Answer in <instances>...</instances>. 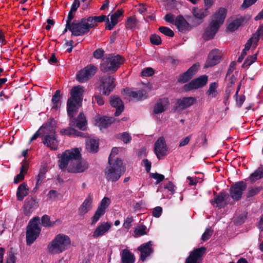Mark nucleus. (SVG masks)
<instances>
[{
  "mask_svg": "<svg viewBox=\"0 0 263 263\" xmlns=\"http://www.w3.org/2000/svg\"><path fill=\"white\" fill-rule=\"evenodd\" d=\"M60 168L67 171L71 173H81L88 168V164L82 159L80 152L78 148L67 150L64 152L59 160Z\"/></svg>",
  "mask_w": 263,
  "mask_h": 263,
  "instance_id": "obj_1",
  "label": "nucleus"
},
{
  "mask_svg": "<svg viewBox=\"0 0 263 263\" xmlns=\"http://www.w3.org/2000/svg\"><path fill=\"white\" fill-rule=\"evenodd\" d=\"M84 91L83 87L80 85L73 87L71 90L70 97L67 102V111L70 118L69 125L71 126L76 125V121L73 117L82 106Z\"/></svg>",
  "mask_w": 263,
  "mask_h": 263,
  "instance_id": "obj_2",
  "label": "nucleus"
},
{
  "mask_svg": "<svg viewBox=\"0 0 263 263\" xmlns=\"http://www.w3.org/2000/svg\"><path fill=\"white\" fill-rule=\"evenodd\" d=\"M227 14V10L220 8L212 16L209 24L204 28L202 37L205 41L214 38L220 26L223 23Z\"/></svg>",
  "mask_w": 263,
  "mask_h": 263,
  "instance_id": "obj_3",
  "label": "nucleus"
},
{
  "mask_svg": "<svg viewBox=\"0 0 263 263\" xmlns=\"http://www.w3.org/2000/svg\"><path fill=\"white\" fill-rule=\"evenodd\" d=\"M70 243L71 240L68 236L59 234L49 244L48 250L51 254H60L67 249L70 246Z\"/></svg>",
  "mask_w": 263,
  "mask_h": 263,
  "instance_id": "obj_4",
  "label": "nucleus"
},
{
  "mask_svg": "<svg viewBox=\"0 0 263 263\" xmlns=\"http://www.w3.org/2000/svg\"><path fill=\"white\" fill-rule=\"evenodd\" d=\"M123 62L124 60L121 56L109 54L102 59L100 68L104 72H114Z\"/></svg>",
  "mask_w": 263,
  "mask_h": 263,
  "instance_id": "obj_5",
  "label": "nucleus"
},
{
  "mask_svg": "<svg viewBox=\"0 0 263 263\" xmlns=\"http://www.w3.org/2000/svg\"><path fill=\"white\" fill-rule=\"evenodd\" d=\"M125 172L123 163L120 159H117L113 163H111L110 166L106 167L105 170V177L108 181L115 182L121 177Z\"/></svg>",
  "mask_w": 263,
  "mask_h": 263,
  "instance_id": "obj_6",
  "label": "nucleus"
},
{
  "mask_svg": "<svg viewBox=\"0 0 263 263\" xmlns=\"http://www.w3.org/2000/svg\"><path fill=\"white\" fill-rule=\"evenodd\" d=\"M40 220L39 217H35L29 221L26 231L27 245L30 246L39 237L41 232V228L39 227Z\"/></svg>",
  "mask_w": 263,
  "mask_h": 263,
  "instance_id": "obj_7",
  "label": "nucleus"
},
{
  "mask_svg": "<svg viewBox=\"0 0 263 263\" xmlns=\"http://www.w3.org/2000/svg\"><path fill=\"white\" fill-rule=\"evenodd\" d=\"M72 26L69 31L74 36H81L87 33L91 28V24L87 21V18H82L80 21L74 20L71 23Z\"/></svg>",
  "mask_w": 263,
  "mask_h": 263,
  "instance_id": "obj_8",
  "label": "nucleus"
},
{
  "mask_svg": "<svg viewBox=\"0 0 263 263\" xmlns=\"http://www.w3.org/2000/svg\"><path fill=\"white\" fill-rule=\"evenodd\" d=\"M100 89L105 95H109L114 90L116 85L115 78L110 76H104L100 79Z\"/></svg>",
  "mask_w": 263,
  "mask_h": 263,
  "instance_id": "obj_9",
  "label": "nucleus"
},
{
  "mask_svg": "<svg viewBox=\"0 0 263 263\" xmlns=\"http://www.w3.org/2000/svg\"><path fill=\"white\" fill-rule=\"evenodd\" d=\"M97 67L88 65L81 69L77 75V80L81 83L87 81L96 73Z\"/></svg>",
  "mask_w": 263,
  "mask_h": 263,
  "instance_id": "obj_10",
  "label": "nucleus"
},
{
  "mask_svg": "<svg viewBox=\"0 0 263 263\" xmlns=\"http://www.w3.org/2000/svg\"><path fill=\"white\" fill-rule=\"evenodd\" d=\"M247 183L242 181L236 182L232 185L230 189V196L236 201L239 200L243 192L247 189Z\"/></svg>",
  "mask_w": 263,
  "mask_h": 263,
  "instance_id": "obj_11",
  "label": "nucleus"
},
{
  "mask_svg": "<svg viewBox=\"0 0 263 263\" xmlns=\"http://www.w3.org/2000/svg\"><path fill=\"white\" fill-rule=\"evenodd\" d=\"M208 80V77L206 75H202L199 77L193 79L188 84H185L183 89L185 91H190L193 89H196L204 86Z\"/></svg>",
  "mask_w": 263,
  "mask_h": 263,
  "instance_id": "obj_12",
  "label": "nucleus"
},
{
  "mask_svg": "<svg viewBox=\"0 0 263 263\" xmlns=\"http://www.w3.org/2000/svg\"><path fill=\"white\" fill-rule=\"evenodd\" d=\"M206 249L204 247L195 249L190 253L185 263H200L205 254Z\"/></svg>",
  "mask_w": 263,
  "mask_h": 263,
  "instance_id": "obj_13",
  "label": "nucleus"
},
{
  "mask_svg": "<svg viewBox=\"0 0 263 263\" xmlns=\"http://www.w3.org/2000/svg\"><path fill=\"white\" fill-rule=\"evenodd\" d=\"M47 130H49L50 133L48 135L45 136L43 142L45 145L49 147L50 149L56 150L58 147L59 142L57 139L55 132L53 129L51 130L48 129Z\"/></svg>",
  "mask_w": 263,
  "mask_h": 263,
  "instance_id": "obj_14",
  "label": "nucleus"
},
{
  "mask_svg": "<svg viewBox=\"0 0 263 263\" xmlns=\"http://www.w3.org/2000/svg\"><path fill=\"white\" fill-rule=\"evenodd\" d=\"M154 151L159 159H160L161 157L166 155L167 147L163 137L159 138L155 142Z\"/></svg>",
  "mask_w": 263,
  "mask_h": 263,
  "instance_id": "obj_15",
  "label": "nucleus"
},
{
  "mask_svg": "<svg viewBox=\"0 0 263 263\" xmlns=\"http://www.w3.org/2000/svg\"><path fill=\"white\" fill-rule=\"evenodd\" d=\"M220 59L221 53L220 51L217 49H213L210 52L204 67H212L219 63Z\"/></svg>",
  "mask_w": 263,
  "mask_h": 263,
  "instance_id": "obj_16",
  "label": "nucleus"
},
{
  "mask_svg": "<svg viewBox=\"0 0 263 263\" xmlns=\"http://www.w3.org/2000/svg\"><path fill=\"white\" fill-rule=\"evenodd\" d=\"M175 25L179 31L183 33L190 31L192 28L191 25L181 15H178L175 18Z\"/></svg>",
  "mask_w": 263,
  "mask_h": 263,
  "instance_id": "obj_17",
  "label": "nucleus"
},
{
  "mask_svg": "<svg viewBox=\"0 0 263 263\" xmlns=\"http://www.w3.org/2000/svg\"><path fill=\"white\" fill-rule=\"evenodd\" d=\"M170 102L167 98H160L157 100L153 108V114H159L165 111L168 108Z\"/></svg>",
  "mask_w": 263,
  "mask_h": 263,
  "instance_id": "obj_18",
  "label": "nucleus"
},
{
  "mask_svg": "<svg viewBox=\"0 0 263 263\" xmlns=\"http://www.w3.org/2000/svg\"><path fill=\"white\" fill-rule=\"evenodd\" d=\"M124 91L127 97H131L137 101L146 99L148 97L147 92L144 89L135 91L131 90L129 88H126L124 89Z\"/></svg>",
  "mask_w": 263,
  "mask_h": 263,
  "instance_id": "obj_19",
  "label": "nucleus"
},
{
  "mask_svg": "<svg viewBox=\"0 0 263 263\" xmlns=\"http://www.w3.org/2000/svg\"><path fill=\"white\" fill-rule=\"evenodd\" d=\"M199 65L193 64L186 72L180 76L178 82L184 83L192 78L198 70Z\"/></svg>",
  "mask_w": 263,
  "mask_h": 263,
  "instance_id": "obj_20",
  "label": "nucleus"
},
{
  "mask_svg": "<svg viewBox=\"0 0 263 263\" xmlns=\"http://www.w3.org/2000/svg\"><path fill=\"white\" fill-rule=\"evenodd\" d=\"M92 199V195L89 194L79 208V215L83 216L91 209Z\"/></svg>",
  "mask_w": 263,
  "mask_h": 263,
  "instance_id": "obj_21",
  "label": "nucleus"
},
{
  "mask_svg": "<svg viewBox=\"0 0 263 263\" xmlns=\"http://www.w3.org/2000/svg\"><path fill=\"white\" fill-rule=\"evenodd\" d=\"M152 246V242L149 241L146 243H143L138 248V250L141 252L140 258L142 261L145 260L146 258L153 252Z\"/></svg>",
  "mask_w": 263,
  "mask_h": 263,
  "instance_id": "obj_22",
  "label": "nucleus"
},
{
  "mask_svg": "<svg viewBox=\"0 0 263 263\" xmlns=\"http://www.w3.org/2000/svg\"><path fill=\"white\" fill-rule=\"evenodd\" d=\"M111 227V224L109 222H102L95 229L92 236L94 238L101 237L107 233Z\"/></svg>",
  "mask_w": 263,
  "mask_h": 263,
  "instance_id": "obj_23",
  "label": "nucleus"
},
{
  "mask_svg": "<svg viewBox=\"0 0 263 263\" xmlns=\"http://www.w3.org/2000/svg\"><path fill=\"white\" fill-rule=\"evenodd\" d=\"M229 197V195L225 192H220L217 195L213 200H211L212 204L214 205L215 203L217 204V207L219 209L224 208V205L227 204L224 202L225 200Z\"/></svg>",
  "mask_w": 263,
  "mask_h": 263,
  "instance_id": "obj_24",
  "label": "nucleus"
},
{
  "mask_svg": "<svg viewBox=\"0 0 263 263\" xmlns=\"http://www.w3.org/2000/svg\"><path fill=\"white\" fill-rule=\"evenodd\" d=\"M110 103L111 105L116 108V111L115 113L116 116H118L123 110L124 105L121 99L118 97H111Z\"/></svg>",
  "mask_w": 263,
  "mask_h": 263,
  "instance_id": "obj_25",
  "label": "nucleus"
},
{
  "mask_svg": "<svg viewBox=\"0 0 263 263\" xmlns=\"http://www.w3.org/2000/svg\"><path fill=\"white\" fill-rule=\"evenodd\" d=\"M196 101L194 97H185L177 100V107L180 109L183 110L192 105Z\"/></svg>",
  "mask_w": 263,
  "mask_h": 263,
  "instance_id": "obj_26",
  "label": "nucleus"
},
{
  "mask_svg": "<svg viewBox=\"0 0 263 263\" xmlns=\"http://www.w3.org/2000/svg\"><path fill=\"white\" fill-rule=\"evenodd\" d=\"M37 207V202L35 199L33 198L26 199L24 205L25 215H29Z\"/></svg>",
  "mask_w": 263,
  "mask_h": 263,
  "instance_id": "obj_27",
  "label": "nucleus"
},
{
  "mask_svg": "<svg viewBox=\"0 0 263 263\" xmlns=\"http://www.w3.org/2000/svg\"><path fill=\"white\" fill-rule=\"evenodd\" d=\"M29 188L26 182L21 184L17 190L16 197L18 200L22 201L28 195Z\"/></svg>",
  "mask_w": 263,
  "mask_h": 263,
  "instance_id": "obj_28",
  "label": "nucleus"
},
{
  "mask_svg": "<svg viewBox=\"0 0 263 263\" xmlns=\"http://www.w3.org/2000/svg\"><path fill=\"white\" fill-rule=\"evenodd\" d=\"M121 263H134L135 258L134 254L127 249H124L122 251L121 254Z\"/></svg>",
  "mask_w": 263,
  "mask_h": 263,
  "instance_id": "obj_29",
  "label": "nucleus"
},
{
  "mask_svg": "<svg viewBox=\"0 0 263 263\" xmlns=\"http://www.w3.org/2000/svg\"><path fill=\"white\" fill-rule=\"evenodd\" d=\"M86 146L89 153H96L99 148V141L97 139H88L86 140Z\"/></svg>",
  "mask_w": 263,
  "mask_h": 263,
  "instance_id": "obj_30",
  "label": "nucleus"
},
{
  "mask_svg": "<svg viewBox=\"0 0 263 263\" xmlns=\"http://www.w3.org/2000/svg\"><path fill=\"white\" fill-rule=\"evenodd\" d=\"M87 21L91 24V28H94L97 26V23H101L105 21H109V19L106 15H102L100 16H90L87 18Z\"/></svg>",
  "mask_w": 263,
  "mask_h": 263,
  "instance_id": "obj_31",
  "label": "nucleus"
},
{
  "mask_svg": "<svg viewBox=\"0 0 263 263\" xmlns=\"http://www.w3.org/2000/svg\"><path fill=\"white\" fill-rule=\"evenodd\" d=\"M114 118L112 117H103L100 118L98 122L100 129L106 128L114 122Z\"/></svg>",
  "mask_w": 263,
  "mask_h": 263,
  "instance_id": "obj_32",
  "label": "nucleus"
},
{
  "mask_svg": "<svg viewBox=\"0 0 263 263\" xmlns=\"http://www.w3.org/2000/svg\"><path fill=\"white\" fill-rule=\"evenodd\" d=\"M76 126L80 129L84 130L86 128L87 120L83 112H80L77 119Z\"/></svg>",
  "mask_w": 263,
  "mask_h": 263,
  "instance_id": "obj_33",
  "label": "nucleus"
},
{
  "mask_svg": "<svg viewBox=\"0 0 263 263\" xmlns=\"http://www.w3.org/2000/svg\"><path fill=\"white\" fill-rule=\"evenodd\" d=\"M263 177V168L258 167L254 173L251 174L249 179L253 182Z\"/></svg>",
  "mask_w": 263,
  "mask_h": 263,
  "instance_id": "obj_34",
  "label": "nucleus"
},
{
  "mask_svg": "<svg viewBox=\"0 0 263 263\" xmlns=\"http://www.w3.org/2000/svg\"><path fill=\"white\" fill-rule=\"evenodd\" d=\"M218 86V84L216 82H213L210 84L209 89L206 92L207 95L211 96L213 98L216 97L217 92V88Z\"/></svg>",
  "mask_w": 263,
  "mask_h": 263,
  "instance_id": "obj_35",
  "label": "nucleus"
},
{
  "mask_svg": "<svg viewBox=\"0 0 263 263\" xmlns=\"http://www.w3.org/2000/svg\"><path fill=\"white\" fill-rule=\"evenodd\" d=\"M47 171V168L45 166L42 167L38 175L36 177V186H40L45 178V174Z\"/></svg>",
  "mask_w": 263,
  "mask_h": 263,
  "instance_id": "obj_36",
  "label": "nucleus"
},
{
  "mask_svg": "<svg viewBox=\"0 0 263 263\" xmlns=\"http://www.w3.org/2000/svg\"><path fill=\"white\" fill-rule=\"evenodd\" d=\"M259 40V35L253 34V35L247 41L246 44L245 49L243 50L245 51H248L251 45L253 44L256 45Z\"/></svg>",
  "mask_w": 263,
  "mask_h": 263,
  "instance_id": "obj_37",
  "label": "nucleus"
},
{
  "mask_svg": "<svg viewBox=\"0 0 263 263\" xmlns=\"http://www.w3.org/2000/svg\"><path fill=\"white\" fill-rule=\"evenodd\" d=\"M105 212L100 209H97L94 215L91 217V225H95L98 221L99 220L100 218L103 216L105 214Z\"/></svg>",
  "mask_w": 263,
  "mask_h": 263,
  "instance_id": "obj_38",
  "label": "nucleus"
},
{
  "mask_svg": "<svg viewBox=\"0 0 263 263\" xmlns=\"http://www.w3.org/2000/svg\"><path fill=\"white\" fill-rule=\"evenodd\" d=\"M210 8H208L205 7L204 9H201L197 11V12H194V16L195 17L202 19L204 17L208 16L210 14L209 9Z\"/></svg>",
  "mask_w": 263,
  "mask_h": 263,
  "instance_id": "obj_39",
  "label": "nucleus"
},
{
  "mask_svg": "<svg viewBox=\"0 0 263 263\" xmlns=\"http://www.w3.org/2000/svg\"><path fill=\"white\" fill-rule=\"evenodd\" d=\"M110 22L106 21V28L108 30H111L118 22V17L112 14L110 16Z\"/></svg>",
  "mask_w": 263,
  "mask_h": 263,
  "instance_id": "obj_40",
  "label": "nucleus"
},
{
  "mask_svg": "<svg viewBox=\"0 0 263 263\" xmlns=\"http://www.w3.org/2000/svg\"><path fill=\"white\" fill-rule=\"evenodd\" d=\"M137 24V21L135 16L129 17L126 22V27L128 29L135 27Z\"/></svg>",
  "mask_w": 263,
  "mask_h": 263,
  "instance_id": "obj_41",
  "label": "nucleus"
},
{
  "mask_svg": "<svg viewBox=\"0 0 263 263\" xmlns=\"http://www.w3.org/2000/svg\"><path fill=\"white\" fill-rule=\"evenodd\" d=\"M116 137L120 139L124 143H129L132 140V137L127 132H123L117 135Z\"/></svg>",
  "mask_w": 263,
  "mask_h": 263,
  "instance_id": "obj_42",
  "label": "nucleus"
},
{
  "mask_svg": "<svg viewBox=\"0 0 263 263\" xmlns=\"http://www.w3.org/2000/svg\"><path fill=\"white\" fill-rule=\"evenodd\" d=\"M60 90H57L55 92L54 95L52 98V102L53 104L52 108L54 109H57L58 107V103L60 101L61 99V95H60Z\"/></svg>",
  "mask_w": 263,
  "mask_h": 263,
  "instance_id": "obj_43",
  "label": "nucleus"
},
{
  "mask_svg": "<svg viewBox=\"0 0 263 263\" xmlns=\"http://www.w3.org/2000/svg\"><path fill=\"white\" fill-rule=\"evenodd\" d=\"M42 224L44 227H53L55 224V221L52 222L50 220V217L47 215H44L41 219Z\"/></svg>",
  "mask_w": 263,
  "mask_h": 263,
  "instance_id": "obj_44",
  "label": "nucleus"
},
{
  "mask_svg": "<svg viewBox=\"0 0 263 263\" xmlns=\"http://www.w3.org/2000/svg\"><path fill=\"white\" fill-rule=\"evenodd\" d=\"M256 60V55H250L247 57L245 60V62L242 64L243 68L249 67L252 63H253Z\"/></svg>",
  "mask_w": 263,
  "mask_h": 263,
  "instance_id": "obj_45",
  "label": "nucleus"
},
{
  "mask_svg": "<svg viewBox=\"0 0 263 263\" xmlns=\"http://www.w3.org/2000/svg\"><path fill=\"white\" fill-rule=\"evenodd\" d=\"M200 140H201V141L200 143L198 144V146L199 147L203 146L206 147L208 145V139L206 134L204 133L203 132L201 134L200 137L197 139L196 142H198V141Z\"/></svg>",
  "mask_w": 263,
  "mask_h": 263,
  "instance_id": "obj_46",
  "label": "nucleus"
},
{
  "mask_svg": "<svg viewBox=\"0 0 263 263\" xmlns=\"http://www.w3.org/2000/svg\"><path fill=\"white\" fill-rule=\"evenodd\" d=\"M260 187H251L248 189V191L247 195V198L252 197L258 194L261 190Z\"/></svg>",
  "mask_w": 263,
  "mask_h": 263,
  "instance_id": "obj_47",
  "label": "nucleus"
},
{
  "mask_svg": "<svg viewBox=\"0 0 263 263\" xmlns=\"http://www.w3.org/2000/svg\"><path fill=\"white\" fill-rule=\"evenodd\" d=\"M110 199L107 197H104L101 200L100 205L98 206V209H102L105 212L106 209L109 206L110 204Z\"/></svg>",
  "mask_w": 263,
  "mask_h": 263,
  "instance_id": "obj_48",
  "label": "nucleus"
},
{
  "mask_svg": "<svg viewBox=\"0 0 263 263\" xmlns=\"http://www.w3.org/2000/svg\"><path fill=\"white\" fill-rule=\"evenodd\" d=\"M159 30L160 32L164 34V35L170 36L173 37L174 35V33L173 31L170 28L166 27H160L159 28Z\"/></svg>",
  "mask_w": 263,
  "mask_h": 263,
  "instance_id": "obj_49",
  "label": "nucleus"
},
{
  "mask_svg": "<svg viewBox=\"0 0 263 263\" xmlns=\"http://www.w3.org/2000/svg\"><path fill=\"white\" fill-rule=\"evenodd\" d=\"M241 22L239 20H235L229 25L228 29L230 31H234L238 28Z\"/></svg>",
  "mask_w": 263,
  "mask_h": 263,
  "instance_id": "obj_50",
  "label": "nucleus"
},
{
  "mask_svg": "<svg viewBox=\"0 0 263 263\" xmlns=\"http://www.w3.org/2000/svg\"><path fill=\"white\" fill-rule=\"evenodd\" d=\"M149 176L151 178L155 179L157 180V181L155 183L156 184H158L159 183L162 181L164 179V175L157 173H151L149 174Z\"/></svg>",
  "mask_w": 263,
  "mask_h": 263,
  "instance_id": "obj_51",
  "label": "nucleus"
},
{
  "mask_svg": "<svg viewBox=\"0 0 263 263\" xmlns=\"http://www.w3.org/2000/svg\"><path fill=\"white\" fill-rule=\"evenodd\" d=\"M61 133L64 135L69 136H75L76 129L71 127L61 130Z\"/></svg>",
  "mask_w": 263,
  "mask_h": 263,
  "instance_id": "obj_52",
  "label": "nucleus"
},
{
  "mask_svg": "<svg viewBox=\"0 0 263 263\" xmlns=\"http://www.w3.org/2000/svg\"><path fill=\"white\" fill-rule=\"evenodd\" d=\"M239 90V87L238 88L237 90L236 91L235 96L236 97V104H237V106H238L239 107H240L245 100V96L241 95V96H239V97L238 98L237 96H238Z\"/></svg>",
  "mask_w": 263,
  "mask_h": 263,
  "instance_id": "obj_53",
  "label": "nucleus"
},
{
  "mask_svg": "<svg viewBox=\"0 0 263 263\" xmlns=\"http://www.w3.org/2000/svg\"><path fill=\"white\" fill-rule=\"evenodd\" d=\"M151 42L154 45H160L161 43V37L156 34H153L150 37Z\"/></svg>",
  "mask_w": 263,
  "mask_h": 263,
  "instance_id": "obj_54",
  "label": "nucleus"
},
{
  "mask_svg": "<svg viewBox=\"0 0 263 263\" xmlns=\"http://www.w3.org/2000/svg\"><path fill=\"white\" fill-rule=\"evenodd\" d=\"M146 227L145 226H141L136 229L135 230V233L136 235L141 236L146 234Z\"/></svg>",
  "mask_w": 263,
  "mask_h": 263,
  "instance_id": "obj_55",
  "label": "nucleus"
},
{
  "mask_svg": "<svg viewBox=\"0 0 263 263\" xmlns=\"http://www.w3.org/2000/svg\"><path fill=\"white\" fill-rule=\"evenodd\" d=\"M154 70L152 68L147 67L144 69L141 72V76L143 77H150L153 75Z\"/></svg>",
  "mask_w": 263,
  "mask_h": 263,
  "instance_id": "obj_56",
  "label": "nucleus"
},
{
  "mask_svg": "<svg viewBox=\"0 0 263 263\" xmlns=\"http://www.w3.org/2000/svg\"><path fill=\"white\" fill-rule=\"evenodd\" d=\"M59 194L55 190H50L47 194L48 199L49 200H55L58 197Z\"/></svg>",
  "mask_w": 263,
  "mask_h": 263,
  "instance_id": "obj_57",
  "label": "nucleus"
},
{
  "mask_svg": "<svg viewBox=\"0 0 263 263\" xmlns=\"http://www.w3.org/2000/svg\"><path fill=\"white\" fill-rule=\"evenodd\" d=\"M213 234V231L211 229H206L202 234L201 239L203 241L208 240Z\"/></svg>",
  "mask_w": 263,
  "mask_h": 263,
  "instance_id": "obj_58",
  "label": "nucleus"
},
{
  "mask_svg": "<svg viewBox=\"0 0 263 263\" xmlns=\"http://www.w3.org/2000/svg\"><path fill=\"white\" fill-rule=\"evenodd\" d=\"M175 186L174 185V184L171 182L169 181L167 184L164 185V189L167 190L168 191L170 192V195L172 196L175 191Z\"/></svg>",
  "mask_w": 263,
  "mask_h": 263,
  "instance_id": "obj_59",
  "label": "nucleus"
},
{
  "mask_svg": "<svg viewBox=\"0 0 263 263\" xmlns=\"http://www.w3.org/2000/svg\"><path fill=\"white\" fill-rule=\"evenodd\" d=\"M48 128V126L47 124L42 125L40 127V128L37 131H36V132L32 136L30 139V143L32 141L35 140L41 135L40 130H42L43 129H46V130H47Z\"/></svg>",
  "mask_w": 263,
  "mask_h": 263,
  "instance_id": "obj_60",
  "label": "nucleus"
},
{
  "mask_svg": "<svg viewBox=\"0 0 263 263\" xmlns=\"http://www.w3.org/2000/svg\"><path fill=\"white\" fill-rule=\"evenodd\" d=\"M104 53V51L103 49L98 48L93 52V56L95 58L99 59L103 57Z\"/></svg>",
  "mask_w": 263,
  "mask_h": 263,
  "instance_id": "obj_61",
  "label": "nucleus"
},
{
  "mask_svg": "<svg viewBox=\"0 0 263 263\" xmlns=\"http://www.w3.org/2000/svg\"><path fill=\"white\" fill-rule=\"evenodd\" d=\"M175 16L171 13L166 14L164 17L166 22L175 25Z\"/></svg>",
  "mask_w": 263,
  "mask_h": 263,
  "instance_id": "obj_62",
  "label": "nucleus"
},
{
  "mask_svg": "<svg viewBox=\"0 0 263 263\" xmlns=\"http://www.w3.org/2000/svg\"><path fill=\"white\" fill-rule=\"evenodd\" d=\"M162 209L160 206H157L153 210V215L155 217H159L162 214Z\"/></svg>",
  "mask_w": 263,
  "mask_h": 263,
  "instance_id": "obj_63",
  "label": "nucleus"
},
{
  "mask_svg": "<svg viewBox=\"0 0 263 263\" xmlns=\"http://www.w3.org/2000/svg\"><path fill=\"white\" fill-rule=\"evenodd\" d=\"M133 221V218L132 216L127 217L123 223V227L126 229H129L131 227V223Z\"/></svg>",
  "mask_w": 263,
  "mask_h": 263,
  "instance_id": "obj_64",
  "label": "nucleus"
}]
</instances>
